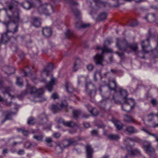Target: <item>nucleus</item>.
Here are the masks:
<instances>
[{
	"label": "nucleus",
	"mask_w": 158,
	"mask_h": 158,
	"mask_svg": "<svg viewBox=\"0 0 158 158\" xmlns=\"http://www.w3.org/2000/svg\"><path fill=\"white\" fill-rule=\"evenodd\" d=\"M17 130L18 131L22 132L23 135L26 136L28 135V131L24 130V129L19 128L17 129Z\"/></svg>",
	"instance_id": "41"
},
{
	"label": "nucleus",
	"mask_w": 158,
	"mask_h": 158,
	"mask_svg": "<svg viewBox=\"0 0 158 158\" xmlns=\"http://www.w3.org/2000/svg\"><path fill=\"white\" fill-rule=\"evenodd\" d=\"M77 4V3L74 1L69 2L70 6L71 8L72 11L74 13L76 17L78 19L80 18V13L78 10L74 6V5Z\"/></svg>",
	"instance_id": "11"
},
{
	"label": "nucleus",
	"mask_w": 158,
	"mask_h": 158,
	"mask_svg": "<svg viewBox=\"0 0 158 158\" xmlns=\"http://www.w3.org/2000/svg\"><path fill=\"white\" fill-rule=\"evenodd\" d=\"M150 39L148 38L145 40H142L141 43V46L143 51L146 53H148L150 51L151 49H149L148 50H146V48H148L149 47Z\"/></svg>",
	"instance_id": "12"
},
{
	"label": "nucleus",
	"mask_w": 158,
	"mask_h": 158,
	"mask_svg": "<svg viewBox=\"0 0 158 158\" xmlns=\"http://www.w3.org/2000/svg\"><path fill=\"white\" fill-rule=\"evenodd\" d=\"M42 33L45 36L48 37L51 35L52 31L50 28L45 27L43 29Z\"/></svg>",
	"instance_id": "22"
},
{
	"label": "nucleus",
	"mask_w": 158,
	"mask_h": 158,
	"mask_svg": "<svg viewBox=\"0 0 158 158\" xmlns=\"http://www.w3.org/2000/svg\"><path fill=\"white\" fill-rule=\"evenodd\" d=\"M98 131L97 130H93L91 131L92 135H96L98 134Z\"/></svg>",
	"instance_id": "53"
},
{
	"label": "nucleus",
	"mask_w": 158,
	"mask_h": 158,
	"mask_svg": "<svg viewBox=\"0 0 158 158\" xmlns=\"http://www.w3.org/2000/svg\"><path fill=\"white\" fill-rule=\"evenodd\" d=\"M115 53L118 54L120 56H122L123 55V53H119L118 52H115Z\"/></svg>",
	"instance_id": "62"
},
{
	"label": "nucleus",
	"mask_w": 158,
	"mask_h": 158,
	"mask_svg": "<svg viewBox=\"0 0 158 158\" xmlns=\"http://www.w3.org/2000/svg\"><path fill=\"white\" fill-rule=\"evenodd\" d=\"M43 93V89L40 88L37 89L35 87L32 86L28 84L27 85V89L25 94H35L34 98H39Z\"/></svg>",
	"instance_id": "5"
},
{
	"label": "nucleus",
	"mask_w": 158,
	"mask_h": 158,
	"mask_svg": "<svg viewBox=\"0 0 158 158\" xmlns=\"http://www.w3.org/2000/svg\"><path fill=\"white\" fill-rule=\"evenodd\" d=\"M79 23L80 24L79 26H78L77 24L76 25V27L78 29L81 28H87L89 27L90 26L89 24L83 23L81 21H80Z\"/></svg>",
	"instance_id": "29"
},
{
	"label": "nucleus",
	"mask_w": 158,
	"mask_h": 158,
	"mask_svg": "<svg viewBox=\"0 0 158 158\" xmlns=\"http://www.w3.org/2000/svg\"><path fill=\"white\" fill-rule=\"evenodd\" d=\"M142 131H143L145 132H146V133H147L148 134V135H151V134H154V133H151V132H150L146 128H142Z\"/></svg>",
	"instance_id": "46"
},
{
	"label": "nucleus",
	"mask_w": 158,
	"mask_h": 158,
	"mask_svg": "<svg viewBox=\"0 0 158 158\" xmlns=\"http://www.w3.org/2000/svg\"><path fill=\"white\" fill-rule=\"evenodd\" d=\"M32 19V24L34 26L38 27L40 26L41 24L40 18L35 17Z\"/></svg>",
	"instance_id": "19"
},
{
	"label": "nucleus",
	"mask_w": 158,
	"mask_h": 158,
	"mask_svg": "<svg viewBox=\"0 0 158 158\" xmlns=\"http://www.w3.org/2000/svg\"><path fill=\"white\" fill-rule=\"evenodd\" d=\"M82 117L84 118H87L89 117V115L85 114H81Z\"/></svg>",
	"instance_id": "58"
},
{
	"label": "nucleus",
	"mask_w": 158,
	"mask_h": 158,
	"mask_svg": "<svg viewBox=\"0 0 158 158\" xmlns=\"http://www.w3.org/2000/svg\"><path fill=\"white\" fill-rule=\"evenodd\" d=\"M80 62L81 61L79 58H77L76 59L73 67V70L74 71H76L77 70V66L79 65Z\"/></svg>",
	"instance_id": "38"
},
{
	"label": "nucleus",
	"mask_w": 158,
	"mask_h": 158,
	"mask_svg": "<svg viewBox=\"0 0 158 158\" xmlns=\"http://www.w3.org/2000/svg\"><path fill=\"white\" fill-rule=\"evenodd\" d=\"M65 87L68 93H72L75 91V89L73 87L71 83L68 81L65 82Z\"/></svg>",
	"instance_id": "18"
},
{
	"label": "nucleus",
	"mask_w": 158,
	"mask_h": 158,
	"mask_svg": "<svg viewBox=\"0 0 158 158\" xmlns=\"http://www.w3.org/2000/svg\"><path fill=\"white\" fill-rule=\"evenodd\" d=\"M33 145V146H35L36 145V144L34 143V144H32V143H30L29 142H26L24 144V147L28 149L30 148L31 145Z\"/></svg>",
	"instance_id": "42"
},
{
	"label": "nucleus",
	"mask_w": 158,
	"mask_h": 158,
	"mask_svg": "<svg viewBox=\"0 0 158 158\" xmlns=\"http://www.w3.org/2000/svg\"><path fill=\"white\" fill-rule=\"evenodd\" d=\"M124 119L125 122L130 123H136L135 120L133 117L130 115H125L124 117Z\"/></svg>",
	"instance_id": "24"
},
{
	"label": "nucleus",
	"mask_w": 158,
	"mask_h": 158,
	"mask_svg": "<svg viewBox=\"0 0 158 158\" xmlns=\"http://www.w3.org/2000/svg\"><path fill=\"white\" fill-rule=\"evenodd\" d=\"M151 136L154 137L156 139V140L158 142V135L156 134H152Z\"/></svg>",
	"instance_id": "52"
},
{
	"label": "nucleus",
	"mask_w": 158,
	"mask_h": 158,
	"mask_svg": "<svg viewBox=\"0 0 158 158\" xmlns=\"http://www.w3.org/2000/svg\"><path fill=\"white\" fill-rule=\"evenodd\" d=\"M114 123L118 130H120L123 127V125L120 121L118 120H115L114 121Z\"/></svg>",
	"instance_id": "27"
},
{
	"label": "nucleus",
	"mask_w": 158,
	"mask_h": 158,
	"mask_svg": "<svg viewBox=\"0 0 158 158\" xmlns=\"http://www.w3.org/2000/svg\"><path fill=\"white\" fill-rule=\"evenodd\" d=\"M51 98L53 99H58L59 98V96L56 93H54L52 94Z\"/></svg>",
	"instance_id": "45"
},
{
	"label": "nucleus",
	"mask_w": 158,
	"mask_h": 158,
	"mask_svg": "<svg viewBox=\"0 0 158 158\" xmlns=\"http://www.w3.org/2000/svg\"><path fill=\"white\" fill-rule=\"evenodd\" d=\"M3 85V81L1 79H0V89H1Z\"/></svg>",
	"instance_id": "60"
},
{
	"label": "nucleus",
	"mask_w": 158,
	"mask_h": 158,
	"mask_svg": "<svg viewBox=\"0 0 158 158\" xmlns=\"http://www.w3.org/2000/svg\"><path fill=\"white\" fill-rule=\"evenodd\" d=\"M96 5L102 7L109 6V4L107 2H102L101 0H94Z\"/></svg>",
	"instance_id": "23"
},
{
	"label": "nucleus",
	"mask_w": 158,
	"mask_h": 158,
	"mask_svg": "<svg viewBox=\"0 0 158 158\" xmlns=\"http://www.w3.org/2000/svg\"><path fill=\"white\" fill-rule=\"evenodd\" d=\"M126 148L128 152L134 155L138 154H140V151L137 148H135L134 149H132V147L129 144H128L126 147Z\"/></svg>",
	"instance_id": "14"
},
{
	"label": "nucleus",
	"mask_w": 158,
	"mask_h": 158,
	"mask_svg": "<svg viewBox=\"0 0 158 158\" xmlns=\"http://www.w3.org/2000/svg\"><path fill=\"white\" fill-rule=\"evenodd\" d=\"M16 84L19 86L21 87L23 86V81L22 78L17 77Z\"/></svg>",
	"instance_id": "37"
},
{
	"label": "nucleus",
	"mask_w": 158,
	"mask_h": 158,
	"mask_svg": "<svg viewBox=\"0 0 158 158\" xmlns=\"http://www.w3.org/2000/svg\"><path fill=\"white\" fill-rule=\"evenodd\" d=\"M97 89L95 85L90 82H87L85 85V91L91 98L96 95Z\"/></svg>",
	"instance_id": "7"
},
{
	"label": "nucleus",
	"mask_w": 158,
	"mask_h": 158,
	"mask_svg": "<svg viewBox=\"0 0 158 158\" xmlns=\"http://www.w3.org/2000/svg\"><path fill=\"white\" fill-rule=\"evenodd\" d=\"M56 81V79L53 77H52L50 81L46 86V88L48 91L50 92L52 89L53 86L55 84Z\"/></svg>",
	"instance_id": "16"
},
{
	"label": "nucleus",
	"mask_w": 158,
	"mask_h": 158,
	"mask_svg": "<svg viewBox=\"0 0 158 158\" xmlns=\"http://www.w3.org/2000/svg\"><path fill=\"white\" fill-rule=\"evenodd\" d=\"M137 22L135 23H132L131 24L129 25V26L131 27H135L137 25Z\"/></svg>",
	"instance_id": "59"
},
{
	"label": "nucleus",
	"mask_w": 158,
	"mask_h": 158,
	"mask_svg": "<svg viewBox=\"0 0 158 158\" xmlns=\"http://www.w3.org/2000/svg\"><path fill=\"white\" fill-rule=\"evenodd\" d=\"M3 94L4 95L7 94L9 97H11V99H12L14 98V95L11 96L9 92L6 90H5L3 92Z\"/></svg>",
	"instance_id": "44"
},
{
	"label": "nucleus",
	"mask_w": 158,
	"mask_h": 158,
	"mask_svg": "<svg viewBox=\"0 0 158 158\" xmlns=\"http://www.w3.org/2000/svg\"><path fill=\"white\" fill-rule=\"evenodd\" d=\"M62 123L64 125L69 127H73L75 125V123L72 121L65 122L63 120H62Z\"/></svg>",
	"instance_id": "33"
},
{
	"label": "nucleus",
	"mask_w": 158,
	"mask_h": 158,
	"mask_svg": "<svg viewBox=\"0 0 158 158\" xmlns=\"http://www.w3.org/2000/svg\"><path fill=\"white\" fill-rule=\"evenodd\" d=\"M132 155H131V154H127V155H126L124 158H132Z\"/></svg>",
	"instance_id": "56"
},
{
	"label": "nucleus",
	"mask_w": 158,
	"mask_h": 158,
	"mask_svg": "<svg viewBox=\"0 0 158 158\" xmlns=\"http://www.w3.org/2000/svg\"><path fill=\"white\" fill-rule=\"evenodd\" d=\"M151 102L153 105H156L157 104V102L156 99H152L151 101Z\"/></svg>",
	"instance_id": "51"
},
{
	"label": "nucleus",
	"mask_w": 158,
	"mask_h": 158,
	"mask_svg": "<svg viewBox=\"0 0 158 158\" xmlns=\"http://www.w3.org/2000/svg\"><path fill=\"white\" fill-rule=\"evenodd\" d=\"M65 38L69 39L73 36V31L69 30H67L64 33Z\"/></svg>",
	"instance_id": "32"
},
{
	"label": "nucleus",
	"mask_w": 158,
	"mask_h": 158,
	"mask_svg": "<svg viewBox=\"0 0 158 158\" xmlns=\"http://www.w3.org/2000/svg\"><path fill=\"white\" fill-rule=\"evenodd\" d=\"M118 90L121 97L123 99V105L122 106V110L127 112H130L135 107L134 100L127 98L128 93L126 90L119 88Z\"/></svg>",
	"instance_id": "2"
},
{
	"label": "nucleus",
	"mask_w": 158,
	"mask_h": 158,
	"mask_svg": "<svg viewBox=\"0 0 158 158\" xmlns=\"http://www.w3.org/2000/svg\"><path fill=\"white\" fill-rule=\"evenodd\" d=\"M5 69H7L8 71L6 72L5 71H4L5 73L8 74H11L14 73L15 71V69L12 67L9 66H6L4 67Z\"/></svg>",
	"instance_id": "31"
},
{
	"label": "nucleus",
	"mask_w": 158,
	"mask_h": 158,
	"mask_svg": "<svg viewBox=\"0 0 158 158\" xmlns=\"http://www.w3.org/2000/svg\"><path fill=\"white\" fill-rule=\"evenodd\" d=\"M23 97V94L19 95L18 96V98L20 100L22 99Z\"/></svg>",
	"instance_id": "64"
},
{
	"label": "nucleus",
	"mask_w": 158,
	"mask_h": 158,
	"mask_svg": "<svg viewBox=\"0 0 158 158\" xmlns=\"http://www.w3.org/2000/svg\"><path fill=\"white\" fill-rule=\"evenodd\" d=\"M35 123V119L32 117L29 118L28 120L27 123L28 125L34 124Z\"/></svg>",
	"instance_id": "43"
},
{
	"label": "nucleus",
	"mask_w": 158,
	"mask_h": 158,
	"mask_svg": "<svg viewBox=\"0 0 158 158\" xmlns=\"http://www.w3.org/2000/svg\"><path fill=\"white\" fill-rule=\"evenodd\" d=\"M45 141L48 143H50L52 142V140L51 138H45Z\"/></svg>",
	"instance_id": "50"
},
{
	"label": "nucleus",
	"mask_w": 158,
	"mask_h": 158,
	"mask_svg": "<svg viewBox=\"0 0 158 158\" xmlns=\"http://www.w3.org/2000/svg\"><path fill=\"white\" fill-rule=\"evenodd\" d=\"M83 125L86 128H88L90 127L89 124L88 123H84Z\"/></svg>",
	"instance_id": "55"
},
{
	"label": "nucleus",
	"mask_w": 158,
	"mask_h": 158,
	"mask_svg": "<svg viewBox=\"0 0 158 158\" xmlns=\"http://www.w3.org/2000/svg\"><path fill=\"white\" fill-rule=\"evenodd\" d=\"M111 82L114 84V86L112 88L111 87L110 84H106V85L110 90H114L115 93H116V91L115 88L116 87V83L115 80H114L111 81Z\"/></svg>",
	"instance_id": "35"
},
{
	"label": "nucleus",
	"mask_w": 158,
	"mask_h": 158,
	"mask_svg": "<svg viewBox=\"0 0 158 158\" xmlns=\"http://www.w3.org/2000/svg\"><path fill=\"white\" fill-rule=\"evenodd\" d=\"M107 14L105 13H102L98 15V19L101 21L106 20V18Z\"/></svg>",
	"instance_id": "34"
},
{
	"label": "nucleus",
	"mask_w": 158,
	"mask_h": 158,
	"mask_svg": "<svg viewBox=\"0 0 158 158\" xmlns=\"http://www.w3.org/2000/svg\"><path fill=\"white\" fill-rule=\"evenodd\" d=\"M73 117L77 119L78 117L81 114V112L79 110H74L73 112Z\"/></svg>",
	"instance_id": "36"
},
{
	"label": "nucleus",
	"mask_w": 158,
	"mask_h": 158,
	"mask_svg": "<svg viewBox=\"0 0 158 158\" xmlns=\"http://www.w3.org/2000/svg\"><path fill=\"white\" fill-rule=\"evenodd\" d=\"M87 68L89 71H91L92 70L94 67L93 65L92 64H90L87 65Z\"/></svg>",
	"instance_id": "47"
},
{
	"label": "nucleus",
	"mask_w": 158,
	"mask_h": 158,
	"mask_svg": "<svg viewBox=\"0 0 158 158\" xmlns=\"http://www.w3.org/2000/svg\"><path fill=\"white\" fill-rule=\"evenodd\" d=\"M108 137L111 140H117L119 139V136L116 135H110L108 136Z\"/></svg>",
	"instance_id": "40"
},
{
	"label": "nucleus",
	"mask_w": 158,
	"mask_h": 158,
	"mask_svg": "<svg viewBox=\"0 0 158 158\" xmlns=\"http://www.w3.org/2000/svg\"><path fill=\"white\" fill-rule=\"evenodd\" d=\"M4 113L5 115L4 119L2 121V123H4L6 120L10 119L11 116L15 114V113L11 111H6L4 112Z\"/></svg>",
	"instance_id": "21"
},
{
	"label": "nucleus",
	"mask_w": 158,
	"mask_h": 158,
	"mask_svg": "<svg viewBox=\"0 0 158 158\" xmlns=\"http://www.w3.org/2000/svg\"><path fill=\"white\" fill-rule=\"evenodd\" d=\"M86 106L87 108L89 111L93 115L95 116L98 114V112L97 110L95 108L92 107L89 105H86Z\"/></svg>",
	"instance_id": "20"
},
{
	"label": "nucleus",
	"mask_w": 158,
	"mask_h": 158,
	"mask_svg": "<svg viewBox=\"0 0 158 158\" xmlns=\"http://www.w3.org/2000/svg\"><path fill=\"white\" fill-rule=\"evenodd\" d=\"M54 7L50 4H44L39 7V12L40 14H44L48 16L54 12Z\"/></svg>",
	"instance_id": "4"
},
{
	"label": "nucleus",
	"mask_w": 158,
	"mask_h": 158,
	"mask_svg": "<svg viewBox=\"0 0 158 158\" xmlns=\"http://www.w3.org/2000/svg\"><path fill=\"white\" fill-rule=\"evenodd\" d=\"M85 147L86 152V158H92L94 152L93 148L89 144L86 145Z\"/></svg>",
	"instance_id": "15"
},
{
	"label": "nucleus",
	"mask_w": 158,
	"mask_h": 158,
	"mask_svg": "<svg viewBox=\"0 0 158 158\" xmlns=\"http://www.w3.org/2000/svg\"><path fill=\"white\" fill-rule=\"evenodd\" d=\"M53 69V64L52 63L49 64L47 66L45 67L41 72V74L45 73L47 76L48 75V73L50 71Z\"/></svg>",
	"instance_id": "17"
},
{
	"label": "nucleus",
	"mask_w": 158,
	"mask_h": 158,
	"mask_svg": "<svg viewBox=\"0 0 158 158\" xmlns=\"http://www.w3.org/2000/svg\"><path fill=\"white\" fill-rule=\"evenodd\" d=\"M97 48L98 49L101 50L102 52L101 54H97L95 55L94 57V61L96 64L102 65V63L103 60V54L105 52H111L112 51L111 49L108 48L105 44H104L103 48H100L97 46Z\"/></svg>",
	"instance_id": "3"
},
{
	"label": "nucleus",
	"mask_w": 158,
	"mask_h": 158,
	"mask_svg": "<svg viewBox=\"0 0 158 158\" xmlns=\"http://www.w3.org/2000/svg\"><path fill=\"white\" fill-rule=\"evenodd\" d=\"M131 48L135 52H136L138 49V46L137 45H135L134 46H131Z\"/></svg>",
	"instance_id": "49"
},
{
	"label": "nucleus",
	"mask_w": 158,
	"mask_h": 158,
	"mask_svg": "<svg viewBox=\"0 0 158 158\" xmlns=\"http://www.w3.org/2000/svg\"><path fill=\"white\" fill-rule=\"evenodd\" d=\"M138 140V139L136 137H134L132 138L128 137L125 139V141L126 142V143L127 144V142H129L130 141H137Z\"/></svg>",
	"instance_id": "39"
},
{
	"label": "nucleus",
	"mask_w": 158,
	"mask_h": 158,
	"mask_svg": "<svg viewBox=\"0 0 158 158\" xmlns=\"http://www.w3.org/2000/svg\"><path fill=\"white\" fill-rule=\"evenodd\" d=\"M143 148L144 150L148 154H149L151 152H154V149L152 146L151 144L146 141L144 142L143 146Z\"/></svg>",
	"instance_id": "13"
},
{
	"label": "nucleus",
	"mask_w": 158,
	"mask_h": 158,
	"mask_svg": "<svg viewBox=\"0 0 158 158\" xmlns=\"http://www.w3.org/2000/svg\"><path fill=\"white\" fill-rule=\"evenodd\" d=\"M126 131L129 133L132 134L137 132L138 131L132 126H127L126 127Z\"/></svg>",
	"instance_id": "26"
},
{
	"label": "nucleus",
	"mask_w": 158,
	"mask_h": 158,
	"mask_svg": "<svg viewBox=\"0 0 158 158\" xmlns=\"http://www.w3.org/2000/svg\"><path fill=\"white\" fill-rule=\"evenodd\" d=\"M68 106V103L66 100L62 101L61 104L58 103L52 106L51 109L54 113L57 112L62 108H65Z\"/></svg>",
	"instance_id": "8"
},
{
	"label": "nucleus",
	"mask_w": 158,
	"mask_h": 158,
	"mask_svg": "<svg viewBox=\"0 0 158 158\" xmlns=\"http://www.w3.org/2000/svg\"><path fill=\"white\" fill-rule=\"evenodd\" d=\"M111 42H111V40H106L105 42V43L104 44H110V43Z\"/></svg>",
	"instance_id": "61"
},
{
	"label": "nucleus",
	"mask_w": 158,
	"mask_h": 158,
	"mask_svg": "<svg viewBox=\"0 0 158 158\" xmlns=\"http://www.w3.org/2000/svg\"><path fill=\"white\" fill-rule=\"evenodd\" d=\"M24 153V151L23 150H20L18 152V153L19 155H22Z\"/></svg>",
	"instance_id": "57"
},
{
	"label": "nucleus",
	"mask_w": 158,
	"mask_h": 158,
	"mask_svg": "<svg viewBox=\"0 0 158 158\" xmlns=\"http://www.w3.org/2000/svg\"><path fill=\"white\" fill-rule=\"evenodd\" d=\"M110 91H107L106 93L104 96H102L103 100L101 103H104L105 102L109 100L110 97Z\"/></svg>",
	"instance_id": "30"
},
{
	"label": "nucleus",
	"mask_w": 158,
	"mask_h": 158,
	"mask_svg": "<svg viewBox=\"0 0 158 158\" xmlns=\"http://www.w3.org/2000/svg\"><path fill=\"white\" fill-rule=\"evenodd\" d=\"M61 134L59 132H56L53 134V136L55 138H58L60 136Z\"/></svg>",
	"instance_id": "48"
},
{
	"label": "nucleus",
	"mask_w": 158,
	"mask_h": 158,
	"mask_svg": "<svg viewBox=\"0 0 158 158\" xmlns=\"http://www.w3.org/2000/svg\"><path fill=\"white\" fill-rule=\"evenodd\" d=\"M40 124L46 127V128L50 129L51 128L52 124L49 123L48 120V117L44 113L40 114L39 117Z\"/></svg>",
	"instance_id": "9"
},
{
	"label": "nucleus",
	"mask_w": 158,
	"mask_h": 158,
	"mask_svg": "<svg viewBox=\"0 0 158 158\" xmlns=\"http://www.w3.org/2000/svg\"><path fill=\"white\" fill-rule=\"evenodd\" d=\"M69 133L71 134H73L76 133V131L74 129H72L71 130H69Z\"/></svg>",
	"instance_id": "63"
},
{
	"label": "nucleus",
	"mask_w": 158,
	"mask_h": 158,
	"mask_svg": "<svg viewBox=\"0 0 158 158\" xmlns=\"http://www.w3.org/2000/svg\"><path fill=\"white\" fill-rule=\"evenodd\" d=\"M44 135L42 133H40L39 134H34L33 136V138L38 141H42Z\"/></svg>",
	"instance_id": "28"
},
{
	"label": "nucleus",
	"mask_w": 158,
	"mask_h": 158,
	"mask_svg": "<svg viewBox=\"0 0 158 158\" xmlns=\"http://www.w3.org/2000/svg\"><path fill=\"white\" fill-rule=\"evenodd\" d=\"M18 2L12 1L8 8L5 9L10 21L5 23L6 32L2 35L1 41L4 44L6 43L10 38L7 35L9 32L15 33L18 31V23L20 19V11L17 7Z\"/></svg>",
	"instance_id": "1"
},
{
	"label": "nucleus",
	"mask_w": 158,
	"mask_h": 158,
	"mask_svg": "<svg viewBox=\"0 0 158 158\" xmlns=\"http://www.w3.org/2000/svg\"><path fill=\"white\" fill-rule=\"evenodd\" d=\"M8 150L7 148H4L3 150L2 153L3 155H5L8 153Z\"/></svg>",
	"instance_id": "54"
},
{
	"label": "nucleus",
	"mask_w": 158,
	"mask_h": 158,
	"mask_svg": "<svg viewBox=\"0 0 158 158\" xmlns=\"http://www.w3.org/2000/svg\"><path fill=\"white\" fill-rule=\"evenodd\" d=\"M116 45L120 50L124 51H126L127 48L128 47V45L127 41L125 40L121 41L118 38L116 39Z\"/></svg>",
	"instance_id": "10"
},
{
	"label": "nucleus",
	"mask_w": 158,
	"mask_h": 158,
	"mask_svg": "<svg viewBox=\"0 0 158 158\" xmlns=\"http://www.w3.org/2000/svg\"><path fill=\"white\" fill-rule=\"evenodd\" d=\"M77 141L72 139L67 140L66 141H64L57 144L56 147V150H58L60 149V150L58 152H61L64 149L69 147L70 145H75L77 144Z\"/></svg>",
	"instance_id": "6"
},
{
	"label": "nucleus",
	"mask_w": 158,
	"mask_h": 158,
	"mask_svg": "<svg viewBox=\"0 0 158 158\" xmlns=\"http://www.w3.org/2000/svg\"><path fill=\"white\" fill-rule=\"evenodd\" d=\"M22 6L25 9H29L33 6V4L28 1H26L22 4Z\"/></svg>",
	"instance_id": "25"
}]
</instances>
